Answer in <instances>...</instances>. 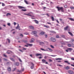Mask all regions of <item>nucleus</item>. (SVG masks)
I'll return each mask as SVG.
<instances>
[{
  "instance_id": "c9c22d12",
  "label": "nucleus",
  "mask_w": 74,
  "mask_h": 74,
  "mask_svg": "<svg viewBox=\"0 0 74 74\" xmlns=\"http://www.w3.org/2000/svg\"><path fill=\"white\" fill-rule=\"evenodd\" d=\"M16 68H14L13 70H12V71H15V70H16Z\"/></svg>"
},
{
  "instance_id": "09e8293b",
  "label": "nucleus",
  "mask_w": 74,
  "mask_h": 74,
  "mask_svg": "<svg viewBox=\"0 0 74 74\" xmlns=\"http://www.w3.org/2000/svg\"><path fill=\"white\" fill-rule=\"evenodd\" d=\"M14 26H15V25H16V23H15V22H14Z\"/></svg>"
},
{
  "instance_id": "2eb2a0df",
  "label": "nucleus",
  "mask_w": 74,
  "mask_h": 74,
  "mask_svg": "<svg viewBox=\"0 0 74 74\" xmlns=\"http://www.w3.org/2000/svg\"><path fill=\"white\" fill-rule=\"evenodd\" d=\"M44 34H45V32H42L40 33V35H44Z\"/></svg>"
},
{
  "instance_id": "423d86ee",
  "label": "nucleus",
  "mask_w": 74,
  "mask_h": 74,
  "mask_svg": "<svg viewBox=\"0 0 74 74\" xmlns=\"http://www.w3.org/2000/svg\"><path fill=\"white\" fill-rule=\"evenodd\" d=\"M69 74H74V72L73 71H69Z\"/></svg>"
},
{
  "instance_id": "338daca9",
  "label": "nucleus",
  "mask_w": 74,
  "mask_h": 74,
  "mask_svg": "<svg viewBox=\"0 0 74 74\" xmlns=\"http://www.w3.org/2000/svg\"><path fill=\"white\" fill-rule=\"evenodd\" d=\"M16 29H18V27H16Z\"/></svg>"
},
{
  "instance_id": "774afa93",
  "label": "nucleus",
  "mask_w": 74,
  "mask_h": 74,
  "mask_svg": "<svg viewBox=\"0 0 74 74\" xmlns=\"http://www.w3.org/2000/svg\"><path fill=\"white\" fill-rule=\"evenodd\" d=\"M4 60H5V61H7V60L5 59H4Z\"/></svg>"
},
{
  "instance_id": "6ab92c4d",
  "label": "nucleus",
  "mask_w": 74,
  "mask_h": 74,
  "mask_svg": "<svg viewBox=\"0 0 74 74\" xmlns=\"http://www.w3.org/2000/svg\"><path fill=\"white\" fill-rule=\"evenodd\" d=\"M44 27H46V28H49V26L47 25H44Z\"/></svg>"
},
{
  "instance_id": "0eeeda50",
  "label": "nucleus",
  "mask_w": 74,
  "mask_h": 74,
  "mask_svg": "<svg viewBox=\"0 0 74 74\" xmlns=\"http://www.w3.org/2000/svg\"><path fill=\"white\" fill-rule=\"evenodd\" d=\"M39 44L40 45H44L45 44L43 42H40Z\"/></svg>"
},
{
  "instance_id": "cd10ccee",
  "label": "nucleus",
  "mask_w": 74,
  "mask_h": 74,
  "mask_svg": "<svg viewBox=\"0 0 74 74\" xmlns=\"http://www.w3.org/2000/svg\"><path fill=\"white\" fill-rule=\"evenodd\" d=\"M27 45H29V46L30 47H32V46H33V44H27Z\"/></svg>"
},
{
  "instance_id": "a878e982",
  "label": "nucleus",
  "mask_w": 74,
  "mask_h": 74,
  "mask_svg": "<svg viewBox=\"0 0 74 74\" xmlns=\"http://www.w3.org/2000/svg\"><path fill=\"white\" fill-rule=\"evenodd\" d=\"M34 65H32V66H31V69H34Z\"/></svg>"
},
{
  "instance_id": "393cba45",
  "label": "nucleus",
  "mask_w": 74,
  "mask_h": 74,
  "mask_svg": "<svg viewBox=\"0 0 74 74\" xmlns=\"http://www.w3.org/2000/svg\"><path fill=\"white\" fill-rule=\"evenodd\" d=\"M69 20L71 21H74V20L72 18H69Z\"/></svg>"
},
{
  "instance_id": "680f3d73",
  "label": "nucleus",
  "mask_w": 74,
  "mask_h": 74,
  "mask_svg": "<svg viewBox=\"0 0 74 74\" xmlns=\"http://www.w3.org/2000/svg\"><path fill=\"white\" fill-rule=\"evenodd\" d=\"M56 21H57V22L58 23H59V21H58V20H56Z\"/></svg>"
},
{
  "instance_id": "e433bc0d",
  "label": "nucleus",
  "mask_w": 74,
  "mask_h": 74,
  "mask_svg": "<svg viewBox=\"0 0 74 74\" xmlns=\"http://www.w3.org/2000/svg\"><path fill=\"white\" fill-rule=\"evenodd\" d=\"M7 53H8V54H9L10 53V51L9 50H8L7 52Z\"/></svg>"
},
{
  "instance_id": "a18cd8bd",
  "label": "nucleus",
  "mask_w": 74,
  "mask_h": 74,
  "mask_svg": "<svg viewBox=\"0 0 74 74\" xmlns=\"http://www.w3.org/2000/svg\"><path fill=\"white\" fill-rule=\"evenodd\" d=\"M45 36L46 38H47V37H48V36L47 34H45Z\"/></svg>"
},
{
  "instance_id": "0e129e2a",
  "label": "nucleus",
  "mask_w": 74,
  "mask_h": 74,
  "mask_svg": "<svg viewBox=\"0 0 74 74\" xmlns=\"http://www.w3.org/2000/svg\"><path fill=\"white\" fill-rule=\"evenodd\" d=\"M64 62H65V63H68V61H64Z\"/></svg>"
},
{
  "instance_id": "58836bf2",
  "label": "nucleus",
  "mask_w": 74,
  "mask_h": 74,
  "mask_svg": "<svg viewBox=\"0 0 74 74\" xmlns=\"http://www.w3.org/2000/svg\"><path fill=\"white\" fill-rule=\"evenodd\" d=\"M68 47H71V45L70 44H68Z\"/></svg>"
},
{
  "instance_id": "f257e3e1",
  "label": "nucleus",
  "mask_w": 74,
  "mask_h": 74,
  "mask_svg": "<svg viewBox=\"0 0 74 74\" xmlns=\"http://www.w3.org/2000/svg\"><path fill=\"white\" fill-rule=\"evenodd\" d=\"M56 8L58 9V11L61 10L62 12H64V8H63V7H60L59 6H57Z\"/></svg>"
},
{
  "instance_id": "8fccbe9b",
  "label": "nucleus",
  "mask_w": 74,
  "mask_h": 74,
  "mask_svg": "<svg viewBox=\"0 0 74 74\" xmlns=\"http://www.w3.org/2000/svg\"><path fill=\"white\" fill-rule=\"evenodd\" d=\"M49 62H52V60H51V59H49Z\"/></svg>"
},
{
  "instance_id": "6e6552de",
  "label": "nucleus",
  "mask_w": 74,
  "mask_h": 74,
  "mask_svg": "<svg viewBox=\"0 0 74 74\" xmlns=\"http://www.w3.org/2000/svg\"><path fill=\"white\" fill-rule=\"evenodd\" d=\"M69 28V26H67L66 27H65L64 28V30H67V29Z\"/></svg>"
},
{
  "instance_id": "3c124183",
  "label": "nucleus",
  "mask_w": 74,
  "mask_h": 74,
  "mask_svg": "<svg viewBox=\"0 0 74 74\" xmlns=\"http://www.w3.org/2000/svg\"><path fill=\"white\" fill-rule=\"evenodd\" d=\"M2 6H5V4L4 3H2Z\"/></svg>"
},
{
  "instance_id": "1a4fd4ad",
  "label": "nucleus",
  "mask_w": 74,
  "mask_h": 74,
  "mask_svg": "<svg viewBox=\"0 0 74 74\" xmlns=\"http://www.w3.org/2000/svg\"><path fill=\"white\" fill-rule=\"evenodd\" d=\"M42 61L43 63H45L46 62V60L44 59H42Z\"/></svg>"
},
{
  "instance_id": "72a5a7b5",
  "label": "nucleus",
  "mask_w": 74,
  "mask_h": 74,
  "mask_svg": "<svg viewBox=\"0 0 74 74\" xmlns=\"http://www.w3.org/2000/svg\"><path fill=\"white\" fill-rule=\"evenodd\" d=\"M24 34H25V35H28L29 34V33L27 32H25L24 33Z\"/></svg>"
},
{
  "instance_id": "4468645a",
  "label": "nucleus",
  "mask_w": 74,
  "mask_h": 74,
  "mask_svg": "<svg viewBox=\"0 0 74 74\" xmlns=\"http://www.w3.org/2000/svg\"><path fill=\"white\" fill-rule=\"evenodd\" d=\"M36 56H42V55L40 54H37L36 55Z\"/></svg>"
},
{
  "instance_id": "69168bd1",
  "label": "nucleus",
  "mask_w": 74,
  "mask_h": 74,
  "mask_svg": "<svg viewBox=\"0 0 74 74\" xmlns=\"http://www.w3.org/2000/svg\"><path fill=\"white\" fill-rule=\"evenodd\" d=\"M30 56H31V57H32V58L33 57V56H32V55L30 54Z\"/></svg>"
},
{
  "instance_id": "c756f323",
  "label": "nucleus",
  "mask_w": 74,
  "mask_h": 74,
  "mask_svg": "<svg viewBox=\"0 0 74 74\" xmlns=\"http://www.w3.org/2000/svg\"><path fill=\"white\" fill-rule=\"evenodd\" d=\"M16 66H19V63L18 62H17L16 63Z\"/></svg>"
},
{
  "instance_id": "5701e85b",
  "label": "nucleus",
  "mask_w": 74,
  "mask_h": 74,
  "mask_svg": "<svg viewBox=\"0 0 74 74\" xmlns=\"http://www.w3.org/2000/svg\"><path fill=\"white\" fill-rule=\"evenodd\" d=\"M48 49L51 52H52V51H53V50L50 48H48Z\"/></svg>"
},
{
  "instance_id": "052dcab7",
  "label": "nucleus",
  "mask_w": 74,
  "mask_h": 74,
  "mask_svg": "<svg viewBox=\"0 0 74 74\" xmlns=\"http://www.w3.org/2000/svg\"><path fill=\"white\" fill-rule=\"evenodd\" d=\"M47 56H45L44 57V58H45V59H47Z\"/></svg>"
},
{
  "instance_id": "bf43d9fd",
  "label": "nucleus",
  "mask_w": 74,
  "mask_h": 74,
  "mask_svg": "<svg viewBox=\"0 0 74 74\" xmlns=\"http://www.w3.org/2000/svg\"><path fill=\"white\" fill-rule=\"evenodd\" d=\"M3 56L5 57H7V56H6V55H5V54H3Z\"/></svg>"
},
{
  "instance_id": "412c9836",
  "label": "nucleus",
  "mask_w": 74,
  "mask_h": 74,
  "mask_svg": "<svg viewBox=\"0 0 74 74\" xmlns=\"http://www.w3.org/2000/svg\"><path fill=\"white\" fill-rule=\"evenodd\" d=\"M29 27L30 29H34V27L33 26H30Z\"/></svg>"
},
{
  "instance_id": "4be33fe9",
  "label": "nucleus",
  "mask_w": 74,
  "mask_h": 74,
  "mask_svg": "<svg viewBox=\"0 0 74 74\" xmlns=\"http://www.w3.org/2000/svg\"><path fill=\"white\" fill-rule=\"evenodd\" d=\"M56 60H62V58H56Z\"/></svg>"
},
{
  "instance_id": "aec40b11",
  "label": "nucleus",
  "mask_w": 74,
  "mask_h": 74,
  "mask_svg": "<svg viewBox=\"0 0 74 74\" xmlns=\"http://www.w3.org/2000/svg\"><path fill=\"white\" fill-rule=\"evenodd\" d=\"M65 69L66 70H68L69 69H70V67L69 66H67L65 68Z\"/></svg>"
},
{
  "instance_id": "37998d69",
  "label": "nucleus",
  "mask_w": 74,
  "mask_h": 74,
  "mask_svg": "<svg viewBox=\"0 0 74 74\" xmlns=\"http://www.w3.org/2000/svg\"><path fill=\"white\" fill-rule=\"evenodd\" d=\"M58 66H60V67H63V65H61L58 64Z\"/></svg>"
},
{
  "instance_id": "603ef678",
  "label": "nucleus",
  "mask_w": 74,
  "mask_h": 74,
  "mask_svg": "<svg viewBox=\"0 0 74 74\" xmlns=\"http://www.w3.org/2000/svg\"><path fill=\"white\" fill-rule=\"evenodd\" d=\"M40 49V50H42V51H45L44 49H43L41 48V49Z\"/></svg>"
},
{
  "instance_id": "473e14b6",
  "label": "nucleus",
  "mask_w": 74,
  "mask_h": 74,
  "mask_svg": "<svg viewBox=\"0 0 74 74\" xmlns=\"http://www.w3.org/2000/svg\"><path fill=\"white\" fill-rule=\"evenodd\" d=\"M24 2L26 4H28V3H27V2L26 0H24Z\"/></svg>"
},
{
  "instance_id": "4d7b16f0",
  "label": "nucleus",
  "mask_w": 74,
  "mask_h": 74,
  "mask_svg": "<svg viewBox=\"0 0 74 74\" xmlns=\"http://www.w3.org/2000/svg\"><path fill=\"white\" fill-rule=\"evenodd\" d=\"M66 52H69V50H68V49H67V50H66Z\"/></svg>"
},
{
  "instance_id": "13d9d810",
  "label": "nucleus",
  "mask_w": 74,
  "mask_h": 74,
  "mask_svg": "<svg viewBox=\"0 0 74 74\" xmlns=\"http://www.w3.org/2000/svg\"><path fill=\"white\" fill-rule=\"evenodd\" d=\"M71 60H74V58H71Z\"/></svg>"
},
{
  "instance_id": "f8f14e48",
  "label": "nucleus",
  "mask_w": 74,
  "mask_h": 74,
  "mask_svg": "<svg viewBox=\"0 0 74 74\" xmlns=\"http://www.w3.org/2000/svg\"><path fill=\"white\" fill-rule=\"evenodd\" d=\"M67 49L69 51H72V50H73V49H72L71 48H68Z\"/></svg>"
},
{
  "instance_id": "2f4dec72",
  "label": "nucleus",
  "mask_w": 74,
  "mask_h": 74,
  "mask_svg": "<svg viewBox=\"0 0 74 74\" xmlns=\"http://www.w3.org/2000/svg\"><path fill=\"white\" fill-rule=\"evenodd\" d=\"M61 37H62V38H64L65 37V36L64 35H61Z\"/></svg>"
},
{
  "instance_id": "79ce46f5",
  "label": "nucleus",
  "mask_w": 74,
  "mask_h": 74,
  "mask_svg": "<svg viewBox=\"0 0 74 74\" xmlns=\"http://www.w3.org/2000/svg\"><path fill=\"white\" fill-rule=\"evenodd\" d=\"M8 25L9 26H11V24L10 23H8Z\"/></svg>"
},
{
  "instance_id": "7c9ffc66",
  "label": "nucleus",
  "mask_w": 74,
  "mask_h": 74,
  "mask_svg": "<svg viewBox=\"0 0 74 74\" xmlns=\"http://www.w3.org/2000/svg\"><path fill=\"white\" fill-rule=\"evenodd\" d=\"M10 59L11 60L13 61V62H14V61H15L14 59H13V58H10Z\"/></svg>"
},
{
  "instance_id": "5fc2aeb1",
  "label": "nucleus",
  "mask_w": 74,
  "mask_h": 74,
  "mask_svg": "<svg viewBox=\"0 0 74 74\" xmlns=\"http://www.w3.org/2000/svg\"><path fill=\"white\" fill-rule=\"evenodd\" d=\"M58 62H59L60 63H61L62 62V61H57Z\"/></svg>"
},
{
  "instance_id": "f3484780",
  "label": "nucleus",
  "mask_w": 74,
  "mask_h": 74,
  "mask_svg": "<svg viewBox=\"0 0 74 74\" xmlns=\"http://www.w3.org/2000/svg\"><path fill=\"white\" fill-rule=\"evenodd\" d=\"M68 33H69V34H70V35H71V36H73V34H72V33H71V32H68Z\"/></svg>"
},
{
  "instance_id": "864d4df0",
  "label": "nucleus",
  "mask_w": 74,
  "mask_h": 74,
  "mask_svg": "<svg viewBox=\"0 0 74 74\" xmlns=\"http://www.w3.org/2000/svg\"><path fill=\"white\" fill-rule=\"evenodd\" d=\"M19 60L20 61V62H22V60L20 58L19 59Z\"/></svg>"
},
{
  "instance_id": "a211bd4d",
  "label": "nucleus",
  "mask_w": 74,
  "mask_h": 74,
  "mask_svg": "<svg viewBox=\"0 0 74 74\" xmlns=\"http://www.w3.org/2000/svg\"><path fill=\"white\" fill-rule=\"evenodd\" d=\"M34 22H35V23H36L37 24H38V22L36 20H34Z\"/></svg>"
},
{
  "instance_id": "39448f33",
  "label": "nucleus",
  "mask_w": 74,
  "mask_h": 74,
  "mask_svg": "<svg viewBox=\"0 0 74 74\" xmlns=\"http://www.w3.org/2000/svg\"><path fill=\"white\" fill-rule=\"evenodd\" d=\"M34 41V39L32 38L31 39V40L29 42L31 43H32V42H33Z\"/></svg>"
},
{
  "instance_id": "4c0bfd02",
  "label": "nucleus",
  "mask_w": 74,
  "mask_h": 74,
  "mask_svg": "<svg viewBox=\"0 0 74 74\" xmlns=\"http://www.w3.org/2000/svg\"><path fill=\"white\" fill-rule=\"evenodd\" d=\"M50 47H51V48H54V47L51 45H50Z\"/></svg>"
},
{
  "instance_id": "6e6d98bb",
  "label": "nucleus",
  "mask_w": 74,
  "mask_h": 74,
  "mask_svg": "<svg viewBox=\"0 0 74 74\" xmlns=\"http://www.w3.org/2000/svg\"><path fill=\"white\" fill-rule=\"evenodd\" d=\"M35 36L36 37H38V35H36V34L35 35Z\"/></svg>"
},
{
  "instance_id": "de8ad7c7",
  "label": "nucleus",
  "mask_w": 74,
  "mask_h": 74,
  "mask_svg": "<svg viewBox=\"0 0 74 74\" xmlns=\"http://www.w3.org/2000/svg\"><path fill=\"white\" fill-rule=\"evenodd\" d=\"M70 8H71V9H74V7H71Z\"/></svg>"
},
{
  "instance_id": "a19ab883",
  "label": "nucleus",
  "mask_w": 74,
  "mask_h": 74,
  "mask_svg": "<svg viewBox=\"0 0 74 74\" xmlns=\"http://www.w3.org/2000/svg\"><path fill=\"white\" fill-rule=\"evenodd\" d=\"M21 11H26V9H25V10L22 9L21 10Z\"/></svg>"
},
{
  "instance_id": "49530a36",
  "label": "nucleus",
  "mask_w": 74,
  "mask_h": 74,
  "mask_svg": "<svg viewBox=\"0 0 74 74\" xmlns=\"http://www.w3.org/2000/svg\"><path fill=\"white\" fill-rule=\"evenodd\" d=\"M46 44H48V42L47 41H45L44 42Z\"/></svg>"
},
{
  "instance_id": "e2e57ef3",
  "label": "nucleus",
  "mask_w": 74,
  "mask_h": 74,
  "mask_svg": "<svg viewBox=\"0 0 74 74\" xmlns=\"http://www.w3.org/2000/svg\"><path fill=\"white\" fill-rule=\"evenodd\" d=\"M1 61H2V60L0 58V62H1Z\"/></svg>"
},
{
  "instance_id": "7ed1b4c3",
  "label": "nucleus",
  "mask_w": 74,
  "mask_h": 74,
  "mask_svg": "<svg viewBox=\"0 0 74 74\" xmlns=\"http://www.w3.org/2000/svg\"><path fill=\"white\" fill-rule=\"evenodd\" d=\"M51 40L53 42H55L56 41V39H55L53 38H51Z\"/></svg>"
},
{
  "instance_id": "bb28decb",
  "label": "nucleus",
  "mask_w": 74,
  "mask_h": 74,
  "mask_svg": "<svg viewBox=\"0 0 74 74\" xmlns=\"http://www.w3.org/2000/svg\"><path fill=\"white\" fill-rule=\"evenodd\" d=\"M11 15V13H8L6 14V16H8V15Z\"/></svg>"
},
{
  "instance_id": "dca6fc26",
  "label": "nucleus",
  "mask_w": 74,
  "mask_h": 74,
  "mask_svg": "<svg viewBox=\"0 0 74 74\" xmlns=\"http://www.w3.org/2000/svg\"><path fill=\"white\" fill-rule=\"evenodd\" d=\"M25 15H28V16H32V15L30 14V13H28L27 14H25Z\"/></svg>"
},
{
  "instance_id": "ddd939ff",
  "label": "nucleus",
  "mask_w": 74,
  "mask_h": 74,
  "mask_svg": "<svg viewBox=\"0 0 74 74\" xmlns=\"http://www.w3.org/2000/svg\"><path fill=\"white\" fill-rule=\"evenodd\" d=\"M24 71V69L23 68L22 69H21V70L20 71H19V72H20V73H21L22 71Z\"/></svg>"
},
{
  "instance_id": "9b49d317",
  "label": "nucleus",
  "mask_w": 74,
  "mask_h": 74,
  "mask_svg": "<svg viewBox=\"0 0 74 74\" xmlns=\"http://www.w3.org/2000/svg\"><path fill=\"white\" fill-rule=\"evenodd\" d=\"M18 7L20 9H22V8H25L24 7L21 6H18Z\"/></svg>"
},
{
  "instance_id": "ea45409f",
  "label": "nucleus",
  "mask_w": 74,
  "mask_h": 74,
  "mask_svg": "<svg viewBox=\"0 0 74 74\" xmlns=\"http://www.w3.org/2000/svg\"><path fill=\"white\" fill-rule=\"evenodd\" d=\"M31 66H34V64L32 62L31 63Z\"/></svg>"
},
{
  "instance_id": "f03ea898",
  "label": "nucleus",
  "mask_w": 74,
  "mask_h": 74,
  "mask_svg": "<svg viewBox=\"0 0 74 74\" xmlns=\"http://www.w3.org/2000/svg\"><path fill=\"white\" fill-rule=\"evenodd\" d=\"M37 33V32L36 31L32 32L31 33L32 34H36Z\"/></svg>"
},
{
  "instance_id": "20e7f679",
  "label": "nucleus",
  "mask_w": 74,
  "mask_h": 74,
  "mask_svg": "<svg viewBox=\"0 0 74 74\" xmlns=\"http://www.w3.org/2000/svg\"><path fill=\"white\" fill-rule=\"evenodd\" d=\"M8 70L9 73H10V72H11V69L10 67L8 68Z\"/></svg>"
},
{
  "instance_id": "b1692460",
  "label": "nucleus",
  "mask_w": 74,
  "mask_h": 74,
  "mask_svg": "<svg viewBox=\"0 0 74 74\" xmlns=\"http://www.w3.org/2000/svg\"><path fill=\"white\" fill-rule=\"evenodd\" d=\"M56 38H59V35H56Z\"/></svg>"
},
{
  "instance_id": "9d476101",
  "label": "nucleus",
  "mask_w": 74,
  "mask_h": 74,
  "mask_svg": "<svg viewBox=\"0 0 74 74\" xmlns=\"http://www.w3.org/2000/svg\"><path fill=\"white\" fill-rule=\"evenodd\" d=\"M22 41L23 42H25V43H26L27 42V40H22Z\"/></svg>"
},
{
  "instance_id": "c85d7f7f",
  "label": "nucleus",
  "mask_w": 74,
  "mask_h": 74,
  "mask_svg": "<svg viewBox=\"0 0 74 74\" xmlns=\"http://www.w3.org/2000/svg\"><path fill=\"white\" fill-rule=\"evenodd\" d=\"M51 19H52V21H54V18H53V17L51 16Z\"/></svg>"
},
{
  "instance_id": "c03bdc74",
  "label": "nucleus",
  "mask_w": 74,
  "mask_h": 74,
  "mask_svg": "<svg viewBox=\"0 0 74 74\" xmlns=\"http://www.w3.org/2000/svg\"><path fill=\"white\" fill-rule=\"evenodd\" d=\"M64 7L65 8H67V5H65L64 6Z\"/></svg>"
},
{
  "instance_id": "f704fd0d",
  "label": "nucleus",
  "mask_w": 74,
  "mask_h": 74,
  "mask_svg": "<svg viewBox=\"0 0 74 74\" xmlns=\"http://www.w3.org/2000/svg\"><path fill=\"white\" fill-rule=\"evenodd\" d=\"M7 40L8 41L9 43H10V39H7Z\"/></svg>"
}]
</instances>
